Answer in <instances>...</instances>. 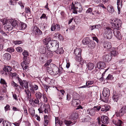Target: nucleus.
Instances as JSON below:
<instances>
[{
	"instance_id": "nucleus-1",
	"label": "nucleus",
	"mask_w": 126,
	"mask_h": 126,
	"mask_svg": "<svg viewBox=\"0 0 126 126\" xmlns=\"http://www.w3.org/2000/svg\"><path fill=\"white\" fill-rule=\"evenodd\" d=\"M105 29L106 31L104 34V37L108 39H111L113 36L112 31H113V30L108 27H106Z\"/></svg>"
},
{
	"instance_id": "nucleus-2",
	"label": "nucleus",
	"mask_w": 126,
	"mask_h": 126,
	"mask_svg": "<svg viewBox=\"0 0 126 126\" xmlns=\"http://www.w3.org/2000/svg\"><path fill=\"white\" fill-rule=\"evenodd\" d=\"M59 42L57 41L52 40L48 44L49 48H51L54 52L59 47Z\"/></svg>"
},
{
	"instance_id": "nucleus-3",
	"label": "nucleus",
	"mask_w": 126,
	"mask_h": 126,
	"mask_svg": "<svg viewBox=\"0 0 126 126\" xmlns=\"http://www.w3.org/2000/svg\"><path fill=\"white\" fill-rule=\"evenodd\" d=\"M122 22L119 19L117 18L114 19L112 20L111 23H112V25L115 27L114 28L118 29L121 27Z\"/></svg>"
},
{
	"instance_id": "nucleus-4",
	"label": "nucleus",
	"mask_w": 126,
	"mask_h": 126,
	"mask_svg": "<svg viewBox=\"0 0 126 126\" xmlns=\"http://www.w3.org/2000/svg\"><path fill=\"white\" fill-rule=\"evenodd\" d=\"M98 122L99 124H101V122H102V123L105 124H107L109 122V118L105 115L101 117V120L99 118L97 119Z\"/></svg>"
},
{
	"instance_id": "nucleus-5",
	"label": "nucleus",
	"mask_w": 126,
	"mask_h": 126,
	"mask_svg": "<svg viewBox=\"0 0 126 126\" xmlns=\"http://www.w3.org/2000/svg\"><path fill=\"white\" fill-rule=\"evenodd\" d=\"M32 31L36 37H38L42 33V32L39 29V28L36 26L33 27Z\"/></svg>"
},
{
	"instance_id": "nucleus-6",
	"label": "nucleus",
	"mask_w": 126,
	"mask_h": 126,
	"mask_svg": "<svg viewBox=\"0 0 126 126\" xmlns=\"http://www.w3.org/2000/svg\"><path fill=\"white\" fill-rule=\"evenodd\" d=\"M112 123L117 126H123V122L120 120L118 119L117 118L112 119Z\"/></svg>"
},
{
	"instance_id": "nucleus-7",
	"label": "nucleus",
	"mask_w": 126,
	"mask_h": 126,
	"mask_svg": "<svg viewBox=\"0 0 126 126\" xmlns=\"http://www.w3.org/2000/svg\"><path fill=\"white\" fill-rule=\"evenodd\" d=\"M113 33L115 36L119 40L122 39L121 35L120 32L118 30L117 28H114L113 30Z\"/></svg>"
},
{
	"instance_id": "nucleus-8",
	"label": "nucleus",
	"mask_w": 126,
	"mask_h": 126,
	"mask_svg": "<svg viewBox=\"0 0 126 126\" xmlns=\"http://www.w3.org/2000/svg\"><path fill=\"white\" fill-rule=\"evenodd\" d=\"M103 46L105 49L108 50L112 47L111 43L109 42L106 41L103 42Z\"/></svg>"
},
{
	"instance_id": "nucleus-9",
	"label": "nucleus",
	"mask_w": 126,
	"mask_h": 126,
	"mask_svg": "<svg viewBox=\"0 0 126 126\" xmlns=\"http://www.w3.org/2000/svg\"><path fill=\"white\" fill-rule=\"evenodd\" d=\"M103 58L104 61L109 62L111 60L112 57L111 54H109L104 55L103 56Z\"/></svg>"
},
{
	"instance_id": "nucleus-10",
	"label": "nucleus",
	"mask_w": 126,
	"mask_h": 126,
	"mask_svg": "<svg viewBox=\"0 0 126 126\" xmlns=\"http://www.w3.org/2000/svg\"><path fill=\"white\" fill-rule=\"evenodd\" d=\"M63 122L67 126H69L70 125H72L75 124V122L74 120H72L70 119L69 118V120H64Z\"/></svg>"
},
{
	"instance_id": "nucleus-11",
	"label": "nucleus",
	"mask_w": 126,
	"mask_h": 126,
	"mask_svg": "<svg viewBox=\"0 0 126 126\" xmlns=\"http://www.w3.org/2000/svg\"><path fill=\"white\" fill-rule=\"evenodd\" d=\"M97 66L95 67V68L97 67L98 69H103L105 68L106 65L105 63L103 62H100L97 63Z\"/></svg>"
},
{
	"instance_id": "nucleus-12",
	"label": "nucleus",
	"mask_w": 126,
	"mask_h": 126,
	"mask_svg": "<svg viewBox=\"0 0 126 126\" xmlns=\"http://www.w3.org/2000/svg\"><path fill=\"white\" fill-rule=\"evenodd\" d=\"M103 96L105 97H108L110 95V91L109 90L106 88H104L102 93Z\"/></svg>"
},
{
	"instance_id": "nucleus-13",
	"label": "nucleus",
	"mask_w": 126,
	"mask_h": 126,
	"mask_svg": "<svg viewBox=\"0 0 126 126\" xmlns=\"http://www.w3.org/2000/svg\"><path fill=\"white\" fill-rule=\"evenodd\" d=\"M78 9V7H76L75 6V5L74 4L73 2H72V5H71V7L69 8L70 10H73V13L75 14H77L78 13V10L77 9Z\"/></svg>"
},
{
	"instance_id": "nucleus-14",
	"label": "nucleus",
	"mask_w": 126,
	"mask_h": 126,
	"mask_svg": "<svg viewBox=\"0 0 126 126\" xmlns=\"http://www.w3.org/2000/svg\"><path fill=\"white\" fill-rule=\"evenodd\" d=\"M50 66L52 68L53 72L54 73V75L58 74V68L56 65L53 64H51L50 65Z\"/></svg>"
},
{
	"instance_id": "nucleus-15",
	"label": "nucleus",
	"mask_w": 126,
	"mask_h": 126,
	"mask_svg": "<svg viewBox=\"0 0 126 126\" xmlns=\"http://www.w3.org/2000/svg\"><path fill=\"white\" fill-rule=\"evenodd\" d=\"M78 114L77 113H73L71 115L69 118L70 119L72 120H74L75 123L76 122V120L78 117Z\"/></svg>"
},
{
	"instance_id": "nucleus-16",
	"label": "nucleus",
	"mask_w": 126,
	"mask_h": 126,
	"mask_svg": "<svg viewBox=\"0 0 126 126\" xmlns=\"http://www.w3.org/2000/svg\"><path fill=\"white\" fill-rule=\"evenodd\" d=\"M95 110L93 108L89 109L87 110V113L91 116H94L95 113Z\"/></svg>"
},
{
	"instance_id": "nucleus-17",
	"label": "nucleus",
	"mask_w": 126,
	"mask_h": 126,
	"mask_svg": "<svg viewBox=\"0 0 126 126\" xmlns=\"http://www.w3.org/2000/svg\"><path fill=\"white\" fill-rule=\"evenodd\" d=\"M51 38L50 37H47L43 40L44 44L46 45H47L48 47V44L51 41Z\"/></svg>"
},
{
	"instance_id": "nucleus-18",
	"label": "nucleus",
	"mask_w": 126,
	"mask_h": 126,
	"mask_svg": "<svg viewBox=\"0 0 126 126\" xmlns=\"http://www.w3.org/2000/svg\"><path fill=\"white\" fill-rule=\"evenodd\" d=\"M80 103V101L79 100L73 99L72 101L71 104L73 106L76 107Z\"/></svg>"
},
{
	"instance_id": "nucleus-19",
	"label": "nucleus",
	"mask_w": 126,
	"mask_h": 126,
	"mask_svg": "<svg viewBox=\"0 0 126 126\" xmlns=\"http://www.w3.org/2000/svg\"><path fill=\"white\" fill-rule=\"evenodd\" d=\"M22 54L24 56L23 57L24 60L25 61H27V60H30L29 58L27 57L29 55L28 51H27L25 50L23 52Z\"/></svg>"
},
{
	"instance_id": "nucleus-20",
	"label": "nucleus",
	"mask_w": 126,
	"mask_h": 126,
	"mask_svg": "<svg viewBox=\"0 0 126 126\" xmlns=\"http://www.w3.org/2000/svg\"><path fill=\"white\" fill-rule=\"evenodd\" d=\"M74 54L77 57L79 58L81 56V49L80 48H77L74 50Z\"/></svg>"
},
{
	"instance_id": "nucleus-21",
	"label": "nucleus",
	"mask_w": 126,
	"mask_h": 126,
	"mask_svg": "<svg viewBox=\"0 0 126 126\" xmlns=\"http://www.w3.org/2000/svg\"><path fill=\"white\" fill-rule=\"evenodd\" d=\"M11 57V55L9 53H6L3 55L2 58L5 60H9L10 59Z\"/></svg>"
},
{
	"instance_id": "nucleus-22",
	"label": "nucleus",
	"mask_w": 126,
	"mask_h": 126,
	"mask_svg": "<svg viewBox=\"0 0 126 126\" xmlns=\"http://www.w3.org/2000/svg\"><path fill=\"white\" fill-rule=\"evenodd\" d=\"M5 28H6L8 31L12 30L14 28L11 23L9 22L5 26Z\"/></svg>"
},
{
	"instance_id": "nucleus-23",
	"label": "nucleus",
	"mask_w": 126,
	"mask_h": 126,
	"mask_svg": "<svg viewBox=\"0 0 126 126\" xmlns=\"http://www.w3.org/2000/svg\"><path fill=\"white\" fill-rule=\"evenodd\" d=\"M29 100L30 99V101L31 100V93L29 89H26L24 90Z\"/></svg>"
},
{
	"instance_id": "nucleus-24",
	"label": "nucleus",
	"mask_w": 126,
	"mask_h": 126,
	"mask_svg": "<svg viewBox=\"0 0 126 126\" xmlns=\"http://www.w3.org/2000/svg\"><path fill=\"white\" fill-rule=\"evenodd\" d=\"M101 111L106 112L109 110V107L107 105L102 106L101 107Z\"/></svg>"
},
{
	"instance_id": "nucleus-25",
	"label": "nucleus",
	"mask_w": 126,
	"mask_h": 126,
	"mask_svg": "<svg viewBox=\"0 0 126 126\" xmlns=\"http://www.w3.org/2000/svg\"><path fill=\"white\" fill-rule=\"evenodd\" d=\"M119 111L121 115H123L126 112V106H123Z\"/></svg>"
},
{
	"instance_id": "nucleus-26",
	"label": "nucleus",
	"mask_w": 126,
	"mask_h": 126,
	"mask_svg": "<svg viewBox=\"0 0 126 126\" xmlns=\"http://www.w3.org/2000/svg\"><path fill=\"white\" fill-rule=\"evenodd\" d=\"M18 29L21 30H23L25 29L26 27V25L24 23L21 22L19 24Z\"/></svg>"
},
{
	"instance_id": "nucleus-27",
	"label": "nucleus",
	"mask_w": 126,
	"mask_h": 126,
	"mask_svg": "<svg viewBox=\"0 0 126 126\" xmlns=\"http://www.w3.org/2000/svg\"><path fill=\"white\" fill-rule=\"evenodd\" d=\"M3 70L5 72H10L12 70V69L11 67L8 65H4L3 68Z\"/></svg>"
},
{
	"instance_id": "nucleus-28",
	"label": "nucleus",
	"mask_w": 126,
	"mask_h": 126,
	"mask_svg": "<svg viewBox=\"0 0 126 126\" xmlns=\"http://www.w3.org/2000/svg\"><path fill=\"white\" fill-rule=\"evenodd\" d=\"M12 65L14 69H16L19 67V65L17 62L14 60L12 61Z\"/></svg>"
},
{
	"instance_id": "nucleus-29",
	"label": "nucleus",
	"mask_w": 126,
	"mask_h": 126,
	"mask_svg": "<svg viewBox=\"0 0 126 126\" xmlns=\"http://www.w3.org/2000/svg\"><path fill=\"white\" fill-rule=\"evenodd\" d=\"M90 40L88 37H87L83 39L82 40L83 44L84 45L89 44L90 43Z\"/></svg>"
},
{
	"instance_id": "nucleus-30",
	"label": "nucleus",
	"mask_w": 126,
	"mask_h": 126,
	"mask_svg": "<svg viewBox=\"0 0 126 126\" xmlns=\"http://www.w3.org/2000/svg\"><path fill=\"white\" fill-rule=\"evenodd\" d=\"M107 9L108 11L110 13L112 14L115 12L113 6L111 5H108Z\"/></svg>"
},
{
	"instance_id": "nucleus-31",
	"label": "nucleus",
	"mask_w": 126,
	"mask_h": 126,
	"mask_svg": "<svg viewBox=\"0 0 126 126\" xmlns=\"http://www.w3.org/2000/svg\"><path fill=\"white\" fill-rule=\"evenodd\" d=\"M87 68L89 70H91L94 67L93 64L92 63H89L87 65Z\"/></svg>"
},
{
	"instance_id": "nucleus-32",
	"label": "nucleus",
	"mask_w": 126,
	"mask_h": 126,
	"mask_svg": "<svg viewBox=\"0 0 126 126\" xmlns=\"http://www.w3.org/2000/svg\"><path fill=\"white\" fill-rule=\"evenodd\" d=\"M49 106L48 104H42L40 107L42 111L43 112L44 110H46L47 108H49Z\"/></svg>"
},
{
	"instance_id": "nucleus-33",
	"label": "nucleus",
	"mask_w": 126,
	"mask_h": 126,
	"mask_svg": "<svg viewBox=\"0 0 126 126\" xmlns=\"http://www.w3.org/2000/svg\"><path fill=\"white\" fill-rule=\"evenodd\" d=\"M51 66L47 67V70L48 73L50 75H54V73L53 72L52 68L51 67Z\"/></svg>"
},
{
	"instance_id": "nucleus-34",
	"label": "nucleus",
	"mask_w": 126,
	"mask_h": 126,
	"mask_svg": "<svg viewBox=\"0 0 126 126\" xmlns=\"http://www.w3.org/2000/svg\"><path fill=\"white\" fill-rule=\"evenodd\" d=\"M14 28H16L18 29V21L16 20H13L11 23Z\"/></svg>"
},
{
	"instance_id": "nucleus-35",
	"label": "nucleus",
	"mask_w": 126,
	"mask_h": 126,
	"mask_svg": "<svg viewBox=\"0 0 126 126\" xmlns=\"http://www.w3.org/2000/svg\"><path fill=\"white\" fill-rule=\"evenodd\" d=\"M54 52L57 54H61L63 53V51L62 47H59L58 48H57V50H55Z\"/></svg>"
},
{
	"instance_id": "nucleus-36",
	"label": "nucleus",
	"mask_w": 126,
	"mask_h": 126,
	"mask_svg": "<svg viewBox=\"0 0 126 126\" xmlns=\"http://www.w3.org/2000/svg\"><path fill=\"white\" fill-rule=\"evenodd\" d=\"M119 95L118 94H115L112 97V99L114 102H117L119 99Z\"/></svg>"
},
{
	"instance_id": "nucleus-37",
	"label": "nucleus",
	"mask_w": 126,
	"mask_h": 126,
	"mask_svg": "<svg viewBox=\"0 0 126 126\" xmlns=\"http://www.w3.org/2000/svg\"><path fill=\"white\" fill-rule=\"evenodd\" d=\"M73 99L79 100L80 98V95L76 93H74L73 94Z\"/></svg>"
},
{
	"instance_id": "nucleus-38",
	"label": "nucleus",
	"mask_w": 126,
	"mask_h": 126,
	"mask_svg": "<svg viewBox=\"0 0 126 126\" xmlns=\"http://www.w3.org/2000/svg\"><path fill=\"white\" fill-rule=\"evenodd\" d=\"M91 118L88 116H87L86 117L82 119V122H90L91 121Z\"/></svg>"
},
{
	"instance_id": "nucleus-39",
	"label": "nucleus",
	"mask_w": 126,
	"mask_h": 126,
	"mask_svg": "<svg viewBox=\"0 0 126 126\" xmlns=\"http://www.w3.org/2000/svg\"><path fill=\"white\" fill-rule=\"evenodd\" d=\"M118 54V51L117 49H115L112 51L111 52V56H117Z\"/></svg>"
},
{
	"instance_id": "nucleus-40",
	"label": "nucleus",
	"mask_w": 126,
	"mask_h": 126,
	"mask_svg": "<svg viewBox=\"0 0 126 126\" xmlns=\"http://www.w3.org/2000/svg\"><path fill=\"white\" fill-rule=\"evenodd\" d=\"M35 95L36 98L41 100V99L42 97L43 94L42 95V94L40 92H38L36 93Z\"/></svg>"
},
{
	"instance_id": "nucleus-41",
	"label": "nucleus",
	"mask_w": 126,
	"mask_h": 126,
	"mask_svg": "<svg viewBox=\"0 0 126 126\" xmlns=\"http://www.w3.org/2000/svg\"><path fill=\"white\" fill-rule=\"evenodd\" d=\"M2 123L3 126H11V123L7 121H3Z\"/></svg>"
},
{
	"instance_id": "nucleus-42",
	"label": "nucleus",
	"mask_w": 126,
	"mask_h": 126,
	"mask_svg": "<svg viewBox=\"0 0 126 126\" xmlns=\"http://www.w3.org/2000/svg\"><path fill=\"white\" fill-rule=\"evenodd\" d=\"M22 84V86H24L25 89H26L28 88H29L28 83V82L26 80H23Z\"/></svg>"
},
{
	"instance_id": "nucleus-43",
	"label": "nucleus",
	"mask_w": 126,
	"mask_h": 126,
	"mask_svg": "<svg viewBox=\"0 0 126 126\" xmlns=\"http://www.w3.org/2000/svg\"><path fill=\"white\" fill-rule=\"evenodd\" d=\"M18 0H10L9 3L10 5H15L16 4L17 1Z\"/></svg>"
},
{
	"instance_id": "nucleus-44",
	"label": "nucleus",
	"mask_w": 126,
	"mask_h": 126,
	"mask_svg": "<svg viewBox=\"0 0 126 126\" xmlns=\"http://www.w3.org/2000/svg\"><path fill=\"white\" fill-rule=\"evenodd\" d=\"M30 61V60H27V61L24 60L23 61L21 64V65L22 66V68H23L24 64H25V65H26L27 64L29 63Z\"/></svg>"
},
{
	"instance_id": "nucleus-45",
	"label": "nucleus",
	"mask_w": 126,
	"mask_h": 126,
	"mask_svg": "<svg viewBox=\"0 0 126 126\" xmlns=\"http://www.w3.org/2000/svg\"><path fill=\"white\" fill-rule=\"evenodd\" d=\"M16 80H18V82L19 83L20 85L22 86L23 80L22 81V80L18 76H17L16 77Z\"/></svg>"
},
{
	"instance_id": "nucleus-46",
	"label": "nucleus",
	"mask_w": 126,
	"mask_h": 126,
	"mask_svg": "<svg viewBox=\"0 0 126 126\" xmlns=\"http://www.w3.org/2000/svg\"><path fill=\"white\" fill-rule=\"evenodd\" d=\"M113 76L112 75L109 74L108 75L107 78H106L105 79L107 80H111L113 79Z\"/></svg>"
},
{
	"instance_id": "nucleus-47",
	"label": "nucleus",
	"mask_w": 126,
	"mask_h": 126,
	"mask_svg": "<svg viewBox=\"0 0 126 126\" xmlns=\"http://www.w3.org/2000/svg\"><path fill=\"white\" fill-rule=\"evenodd\" d=\"M0 21L2 22L3 25H4L5 24L6 25L8 22V20L7 19L4 18L0 20Z\"/></svg>"
},
{
	"instance_id": "nucleus-48",
	"label": "nucleus",
	"mask_w": 126,
	"mask_h": 126,
	"mask_svg": "<svg viewBox=\"0 0 126 126\" xmlns=\"http://www.w3.org/2000/svg\"><path fill=\"white\" fill-rule=\"evenodd\" d=\"M32 102H33L35 104H38L39 103V101L38 99L36 98L34 100L31 99V100Z\"/></svg>"
},
{
	"instance_id": "nucleus-49",
	"label": "nucleus",
	"mask_w": 126,
	"mask_h": 126,
	"mask_svg": "<svg viewBox=\"0 0 126 126\" xmlns=\"http://www.w3.org/2000/svg\"><path fill=\"white\" fill-rule=\"evenodd\" d=\"M0 83L1 84L5 85L6 87L7 86L6 85L7 83L4 79L1 78L0 81Z\"/></svg>"
},
{
	"instance_id": "nucleus-50",
	"label": "nucleus",
	"mask_w": 126,
	"mask_h": 126,
	"mask_svg": "<svg viewBox=\"0 0 126 126\" xmlns=\"http://www.w3.org/2000/svg\"><path fill=\"white\" fill-rule=\"evenodd\" d=\"M25 11L26 13L30 14L31 13V10L29 7H27L25 8Z\"/></svg>"
},
{
	"instance_id": "nucleus-51",
	"label": "nucleus",
	"mask_w": 126,
	"mask_h": 126,
	"mask_svg": "<svg viewBox=\"0 0 126 126\" xmlns=\"http://www.w3.org/2000/svg\"><path fill=\"white\" fill-rule=\"evenodd\" d=\"M43 86L44 87L45 91L47 92L48 89L49 87V86L45 84H43Z\"/></svg>"
},
{
	"instance_id": "nucleus-52",
	"label": "nucleus",
	"mask_w": 126,
	"mask_h": 126,
	"mask_svg": "<svg viewBox=\"0 0 126 126\" xmlns=\"http://www.w3.org/2000/svg\"><path fill=\"white\" fill-rule=\"evenodd\" d=\"M6 51L9 52L11 53L14 51V49L13 48L11 47L7 48Z\"/></svg>"
},
{
	"instance_id": "nucleus-53",
	"label": "nucleus",
	"mask_w": 126,
	"mask_h": 126,
	"mask_svg": "<svg viewBox=\"0 0 126 126\" xmlns=\"http://www.w3.org/2000/svg\"><path fill=\"white\" fill-rule=\"evenodd\" d=\"M31 84L30 85V90L31 91H30L31 93H32V94H34L35 93V90L31 86V83L30 82Z\"/></svg>"
},
{
	"instance_id": "nucleus-54",
	"label": "nucleus",
	"mask_w": 126,
	"mask_h": 126,
	"mask_svg": "<svg viewBox=\"0 0 126 126\" xmlns=\"http://www.w3.org/2000/svg\"><path fill=\"white\" fill-rule=\"evenodd\" d=\"M108 69H109V68H108V69H106L105 70V71L104 72V73H102V77L100 79V80L103 81L104 80V78L103 77L104 76V74H105V73L106 72V71L108 70Z\"/></svg>"
},
{
	"instance_id": "nucleus-55",
	"label": "nucleus",
	"mask_w": 126,
	"mask_h": 126,
	"mask_svg": "<svg viewBox=\"0 0 126 126\" xmlns=\"http://www.w3.org/2000/svg\"><path fill=\"white\" fill-rule=\"evenodd\" d=\"M89 46L91 47V48H94L95 46L94 43L93 42H91L90 44H89Z\"/></svg>"
},
{
	"instance_id": "nucleus-56",
	"label": "nucleus",
	"mask_w": 126,
	"mask_h": 126,
	"mask_svg": "<svg viewBox=\"0 0 126 126\" xmlns=\"http://www.w3.org/2000/svg\"><path fill=\"white\" fill-rule=\"evenodd\" d=\"M94 109L95 110V111H99L100 109H101V107L100 106H94L93 107Z\"/></svg>"
},
{
	"instance_id": "nucleus-57",
	"label": "nucleus",
	"mask_w": 126,
	"mask_h": 126,
	"mask_svg": "<svg viewBox=\"0 0 126 126\" xmlns=\"http://www.w3.org/2000/svg\"><path fill=\"white\" fill-rule=\"evenodd\" d=\"M9 74L12 77H15L16 78V77H17L16 76L17 74L16 73H13L11 72H9Z\"/></svg>"
},
{
	"instance_id": "nucleus-58",
	"label": "nucleus",
	"mask_w": 126,
	"mask_h": 126,
	"mask_svg": "<svg viewBox=\"0 0 126 126\" xmlns=\"http://www.w3.org/2000/svg\"><path fill=\"white\" fill-rule=\"evenodd\" d=\"M57 123L59 125H60V126H61V125L63 123V121H59L58 120H56V119H55V124L56 125Z\"/></svg>"
},
{
	"instance_id": "nucleus-59",
	"label": "nucleus",
	"mask_w": 126,
	"mask_h": 126,
	"mask_svg": "<svg viewBox=\"0 0 126 126\" xmlns=\"http://www.w3.org/2000/svg\"><path fill=\"white\" fill-rule=\"evenodd\" d=\"M31 86L35 90H36L38 89V86L36 84L34 85H32Z\"/></svg>"
},
{
	"instance_id": "nucleus-60",
	"label": "nucleus",
	"mask_w": 126,
	"mask_h": 126,
	"mask_svg": "<svg viewBox=\"0 0 126 126\" xmlns=\"http://www.w3.org/2000/svg\"><path fill=\"white\" fill-rule=\"evenodd\" d=\"M43 96L44 102L45 103H46L47 101V97L45 96L44 94H43Z\"/></svg>"
},
{
	"instance_id": "nucleus-61",
	"label": "nucleus",
	"mask_w": 126,
	"mask_h": 126,
	"mask_svg": "<svg viewBox=\"0 0 126 126\" xmlns=\"http://www.w3.org/2000/svg\"><path fill=\"white\" fill-rule=\"evenodd\" d=\"M16 50L18 52H20L22 51V49L21 47H18L16 48Z\"/></svg>"
},
{
	"instance_id": "nucleus-62",
	"label": "nucleus",
	"mask_w": 126,
	"mask_h": 126,
	"mask_svg": "<svg viewBox=\"0 0 126 126\" xmlns=\"http://www.w3.org/2000/svg\"><path fill=\"white\" fill-rule=\"evenodd\" d=\"M55 30L57 31L59 30L60 29V25L58 24H56L55 25Z\"/></svg>"
},
{
	"instance_id": "nucleus-63",
	"label": "nucleus",
	"mask_w": 126,
	"mask_h": 126,
	"mask_svg": "<svg viewBox=\"0 0 126 126\" xmlns=\"http://www.w3.org/2000/svg\"><path fill=\"white\" fill-rule=\"evenodd\" d=\"M58 97L59 98V99L61 100L62 99L63 96L60 93H58Z\"/></svg>"
},
{
	"instance_id": "nucleus-64",
	"label": "nucleus",
	"mask_w": 126,
	"mask_h": 126,
	"mask_svg": "<svg viewBox=\"0 0 126 126\" xmlns=\"http://www.w3.org/2000/svg\"><path fill=\"white\" fill-rule=\"evenodd\" d=\"M11 84L14 87H17L18 86V85L14 81H12L11 82Z\"/></svg>"
}]
</instances>
